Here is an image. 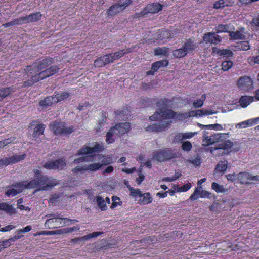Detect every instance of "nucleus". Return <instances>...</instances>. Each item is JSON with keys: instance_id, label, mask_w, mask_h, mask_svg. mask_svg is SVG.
I'll return each mask as SVG.
<instances>
[{"instance_id": "obj_1", "label": "nucleus", "mask_w": 259, "mask_h": 259, "mask_svg": "<svg viewBox=\"0 0 259 259\" xmlns=\"http://www.w3.org/2000/svg\"><path fill=\"white\" fill-rule=\"evenodd\" d=\"M50 60H43L39 63H36L27 66L23 75L25 78L29 79L25 82V86H30L40 80L49 77L56 73L59 70L57 66H51Z\"/></svg>"}, {"instance_id": "obj_2", "label": "nucleus", "mask_w": 259, "mask_h": 259, "mask_svg": "<svg viewBox=\"0 0 259 259\" xmlns=\"http://www.w3.org/2000/svg\"><path fill=\"white\" fill-rule=\"evenodd\" d=\"M34 179L27 184L28 189L38 188L39 190H46L57 185V180L47 178L40 174L38 169L34 170Z\"/></svg>"}, {"instance_id": "obj_3", "label": "nucleus", "mask_w": 259, "mask_h": 259, "mask_svg": "<svg viewBox=\"0 0 259 259\" xmlns=\"http://www.w3.org/2000/svg\"><path fill=\"white\" fill-rule=\"evenodd\" d=\"M131 128L130 123H121L111 128L106 134V142L108 144L113 143L115 139L127 133Z\"/></svg>"}, {"instance_id": "obj_4", "label": "nucleus", "mask_w": 259, "mask_h": 259, "mask_svg": "<svg viewBox=\"0 0 259 259\" xmlns=\"http://www.w3.org/2000/svg\"><path fill=\"white\" fill-rule=\"evenodd\" d=\"M94 156H82L80 157L78 159H75L74 161V162L75 163H79L83 161H89V159L88 157H93ZM90 162H92V163H90L89 164H85L83 166H77L73 169V171L75 172H82L84 171H96L98 170L102 167V165L100 164L99 161H90Z\"/></svg>"}, {"instance_id": "obj_5", "label": "nucleus", "mask_w": 259, "mask_h": 259, "mask_svg": "<svg viewBox=\"0 0 259 259\" xmlns=\"http://www.w3.org/2000/svg\"><path fill=\"white\" fill-rule=\"evenodd\" d=\"M183 115L174 112L166 108L160 109L149 117L150 120H161L167 119H182Z\"/></svg>"}, {"instance_id": "obj_6", "label": "nucleus", "mask_w": 259, "mask_h": 259, "mask_svg": "<svg viewBox=\"0 0 259 259\" xmlns=\"http://www.w3.org/2000/svg\"><path fill=\"white\" fill-rule=\"evenodd\" d=\"M52 218L46 220L45 226L47 228H52L69 225L73 223L77 222L76 220H70L65 218L56 217L55 214H51Z\"/></svg>"}, {"instance_id": "obj_7", "label": "nucleus", "mask_w": 259, "mask_h": 259, "mask_svg": "<svg viewBox=\"0 0 259 259\" xmlns=\"http://www.w3.org/2000/svg\"><path fill=\"white\" fill-rule=\"evenodd\" d=\"M196 48L195 43L191 40L187 41L182 48L175 50L173 51V55L175 57L182 58L188 53H191Z\"/></svg>"}, {"instance_id": "obj_8", "label": "nucleus", "mask_w": 259, "mask_h": 259, "mask_svg": "<svg viewBox=\"0 0 259 259\" xmlns=\"http://www.w3.org/2000/svg\"><path fill=\"white\" fill-rule=\"evenodd\" d=\"M50 128L55 134L64 136L69 135L73 131L72 127H67L63 122H54L51 125Z\"/></svg>"}, {"instance_id": "obj_9", "label": "nucleus", "mask_w": 259, "mask_h": 259, "mask_svg": "<svg viewBox=\"0 0 259 259\" xmlns=\"http://www.w3.org/2000/svg\"><path fill=\"white\" fill-rule=\"evenodd\" d=\"M228 134L218 133L208 136L204 134L203 136V145L204 146H208L216 142L221 141L225 138Z\"/></svg>"}, {"instance_id": "obj_10", "label": "nucleus", "mask_w": 259, "mask_h": 259, "mask_svg": "<svg viewBox=\"0 0 259 259\" xmlns=\"http://www.w3.org/2000/svg\"><path fill=\"white\" fill-rule=\"evenodd\" d=\"M174 157V155L170 150L165 149L155 153L153 156V160L157 162H161L171 159Z\"/></svg>"}, {"instance_id": "obj_11", "label": "nucleus", "mask_w": 259, "mask_h": 259, "mask_svg": "<svg viewBox=\"0 0 259 259\" xmlns=\"http://www.w3.org/2000/svg\"><path fill=\"white\" fill-rule=\"evenodd\" d=\"M237 85L240 90L247 91L252 89L253 81L250 77L244 76L239 78L237 81Z\"/></svg>"}, {"instance_id": "obj_12", "label": "nucleus", "mask_w": 259, "mask_h": 259, "mask_svg": "<svg viewBox=\"0 0 259 259\" xmlns=\"http://www.w3.org/2000/svg\"><path fill=\"white\" fill-rule=\"evenodd\" d=\"M103 149L102 145L99 143H96L95 145L92 147L85 145L82 148L79 149L78 155L83 156L88 154H92L94 153L101 151Z\"/></svg>"}, {"instance_id": "obj_13", "label": "nucleus", "mask_w": 259, "mask_h": 259, "mask_svg": "<svg viewBox=\"0 0 259 259\" xmlns=\"http://www.w3.org/2000/svg\"><path fill=\"white\" fill-rule=\"evenodd\" d=\"M238 180L241 184H252L259 181V176H252L248 172H241L238 174Z\"/></svg>"}, {"instance_id": "obj_14", "label": "nucleus", "mask_w": 259, "mask_h": 259, "mask_svg": "<svg viewBox=\"0 0 259 259\" xmlns=\"http://www.w3.org/2000/svg\"><path fill=\"white\" fill-rule=\"evenodd\" d=\"M131 3V0H126L124 2H120L119 4L111 6L108 10V14L114 15L123 10Z\"/></svg>"}, {"instance_id": "obj_15", "label": "nucleus", "mask_w": 259, "mask_h": 259, "mask_svg": "<svg viewBox=\"0 0 259 259\" xmlns=\"http://www.w3.org/2000/svg\"><path fill=\"white\" fill-rule=\"evenodd\" d=\"M27 186V184H24L23 183L18 184L9 188L6 192V194L9 197H14L17 194L21 192L23 189L28 188Z\"/></svg>"}, {"instance_id": "obj_16", "label": "nucleus", "mask_w": 259, "mask_h": 259, "mask_svg": "<svg viewBox=\"0 0 259 259\" xmlns=\"http://www.w3.org/2000/svg\"><path fill=\"white\" fill-rule=\"evenodd\" d=\"M66 166V162L63 159L46 163L44 167L49 169H62Z\"/></svg>"}, {"instance_id": "obj_17", "label": "nucleus", "mask_w": 259, "mask_h": 259, "mask_svg": "<svg viewBox=\"0 0 259 259\" xmlns=\"http://www.w3.org/2000/svg\"><path fill=\"white\" fill-rule=\"evenodd\" d=\"M89 161H99L102 167L110 164L112 162V157L110 155L103 156L101 155H95L93 157H88Z\"/></svg>"}, {"instance_id": "obj_18", "label": "nucleus", "mask_w": 259, "mask_h": 259, "mask_svg": "<svg viewBox=\"0 0 259 259\" xmlns=\"http://www.w3.org/2000/svg\"><path fill=\"white\" fill-rule=\"evenodd\" d=\"M41 17L40 13H35L31 14L28 16L20 18L16 23L18 24H23L29 22H34L39 20Z\"/></svg>"}, {"instance_id": "obj_19", "label": "nucleus", "mask_w": 259, "mask_h": 259, "mask_svg": "<svg viewBox=\"0 0 259 259\" xmlns=\"http://www.w3.org/2000/svg\"><path fill=\"white\" fill-rule=\"evenodd\" d=\"M25 157V155L22 154L21 155H14L10 158H5L0 160V165H7L11 163H13L20 161L23 159Z\"/></svg>"}, {"instance_id": "obj_20", "label": "nucleus", "mask_w": 259, "mask_h": 259, "mask_svg": "<svg viewBox=\"0 0 259 259\" xmlns=\"http://www.w3.org/2000/svg\"><path fill=\"white\" fill-rule=\"evenodd\" d=\"M203 40L206 43H210L211 44H217L221 41V38L216 33L209 32L203 36Z\"/></svg>"}, {"instance_id": "obj_21", "label": "nucleus", "mask_w": 259, "mask_h": 259, "mask_svg": "<svg viewBox=\"0 0 259 259\" xmlns=\"http://www.w3.org/2000/svg\"><path fill=\"white\" fill-rule=\"evenodd\" d=\"M162 9V5L158 3H154L147 5L144 10L143 14L147 13H156L161 11Z\"/></svg>"}, {"instance_id": "obj_22", "label": "nucleus", "mask_w": 259, "mask_h": 259, "mask_svg": "<svg viewBox=\"0 0 259 259\" xmlns=\"http://www.w3.org/2000/svg\"><path fill=\"white\" fill-rule=\"evenodd\" d=\"M168 64V62L166 60L157 61L152 64V70L148 71L147 75H153L160 67L167 66Z\"/></svg>"}, {"instance_id": "obj_23", "label": "nucleus", "mask_w": 259, "mask_h": 259, "mask_svg": "<svg viewBox=\"0 0 259 259\" xmlns=\"http://www.w3.org/2000/svg\"><path fill=\"white\" fill-rule=\"evenodd\" d=\"M229 36L233 39H243L245 38L244 28L240 27L235 32L230 31Z\"/></svg>"}, {"instance_id": "obj_24", "label": "nucleus", "mask_w": 259, "mask_h": 259, "mask_svg": "<svg viewBox=\"0 0 259 259\" xmlns=\"http://www.w3.org/2000/svg\"><path fill=\"white\" fill-rule=\"evenodd\" d=\"M217 113V111H213L212 110L208 109H200L196 110L195 112H192L190 116H195L198 117H200L203 116L212 115Z\"/></svg>"}, {"instance_id": "obj_25", "label": "nucleus", "mask_w": 259, "mask_h": 259, "mask_svg": "<svg viewBox=\"0 0 259 259\" xmlns=\"http://www.w3.org/2000/svg\"><path fill=\"white\" fill-rule=\"evenodd\" d=\"M23 236V235H21V236L15 235L12 238H11L9 239L0 242V251L3 249H4L5 248L9 247V246H10L12 244V243L13 242H14L16 240L21 238Z\"/></svg>"}, {"instance_id": "obj_26", "label": "nucleus", "mask_w": 259, "mask_h": 259, "mask_svg": "<svg viewBox=\"0 0 259 259\" xmlns=\"http://www.w3.org/2000/svg\"><path fill=\"white\" fill-rule=\"evenodd\" d=\"M153 201V198L149 192L144 193L142 194L140 197V199L138 200L139 203L141 205H146L151 203Z\"/></svg>"}, {"instance_id": "obj_27", "label": "nucleus", "mask_w": 259, "mask_h": 259, "mask_svg": "<svg viewBox=\"0 0 259 259\" xmlns=\"http://www.w3.org/2000/svg\"><path fill=\"white\" fill-rule=\"evenodd\" d=\"M254 100V97L253 96H243L239 100V103L242 107L245 108L253 102Z\"/></svg>"}, {"instance_id": "obj_28", "label": "nucleus", "mask_w": 259, "mask_h": 259, "mask_svg": "<svg viewBox=\"0 0 259 259\" xmlns=\"http://www.w3.org/2000/svg\"><path fill=\"white\" fill-rule=\"evenodd\" d=\"M168 123L165 124H163L162 125L158 124H153L148 127H145V129L147 131H151V132H160L164 131L166 129Z\"/></svg>"}, {"instance_id": "obj_29", "label": "nucleus", "mask_w": 259, "mask_h": 259, "mask_svg": "<svg viewBox=\"0 0 259 259\" xmlns=\"http://www.w3.org/2000/svg\"><path fill=\"white\" fill-rule=\"evenodd\" d=\"M213 53L221 56L230 57L233 56V52L229 49H220L217 48H213Z\"/></svg>"}, {"instance_id": "obj_30", "label": "nucleus", "mask_w": 259, "mask_h": 259, "mask_svg": "<svg viewBox=\"0 0 259 259\" xmlns=\"http://www.w3.org/2000/svg\"><path fill=\"white\" fill-rule=\"evenodd\" d=\"M14 92H15V88L13 87L0 89V101Z\"/></svg>"}, {"instance_id": "obj_31", "label": "nucleus", "mask_w": 259, "mask_h": 259, "mask_svg": "<svg viewBox=\"0 0 259 259\" xmlns=\"http://www.w3.org/2000/svg\"><path fill=\"white\" fill-rule=\"evenodd\" d=\"M69 96V94L67 91L59 92L55 93L54 97V102L58 103V102L61 101L65 99H67Z\"/></svg>"}, {"instance_id": "obj_32", "label": "nucleus", "mask_w": 259, "mask_h": 259, "mask_svg": "<svg viewBox=\"0 0 259 259\" xmlns=\"http://www.w3.org/2000/svg\"><path fill=\"white\" fill-rule=\"evenodd\" d=\"M234 29L233 26L230 25L220 24L215 28L216 33L229 32Z\"/></svg>"}, {"instance_id": "obj_33", "label": "nucleus", "mask_w": 259, "mask_h": 259, "mask_svg": "<svg viewBox=\"0 0 259 259\" xmlns=\"http://www.w3.org/2000/svg\"><path fill=\"white\" fill-rule=\"evenodd\" d=\"M234 2L230 0H219L214 4V8L220 9L225 6H231Z\"/></svg>"}, {"instance_id": "obj_34", "label": "nucleus", "mask_w": 259, "mask_h": 259, "mask_svg": "<svg viewBox=\"0 0 259 259\" xmlns=\"http://www.w3.org/2000/svg\"><path fill=\"white\" fill-rule=\"evenodd\" d=\"M228 167V161L224 160L220 161L216 165L215 170L216 172L224 173Z\"/></svg>"}, {"instance_id": "obj_35", "label": "nucleus", "mask_w": 259, "mask_h": 259, "mask_svg": "<svg viewBox=\"0 0 259 259\" xmlns=\"http://www.w3.org/2000/svg\"><path fill=\"white\" fill-rule=\"evenodd\" d=\"M0 209L10 214H13L16 212L15 209L12 205L4 202L0 203Z\"/></svg>"}, {"instance_id": "obj_36", "label": "nucleus", "mask_w": 259, "mask_h": 259, "mask_svg": "<svg viewBox=\"0 0 259 259\" xmlns=\"http://www.w3.org/2000/svg\"><path fill=\"white\" fill-rule=\"evenodd\" d=\"M191 187V184L190 183H187L181 187H180L178 185H174L173 188L177 192H184L189 190Z\"/></svg>"}, {"instance_id": "obj_37", "label": "nucleus", "mask_w": 259, "mask_h": 259, "mask_svg": "<svg viewBox=\"0 0 259 259\" xmlns=\"http://www.w3.org/2000/svg\"><path fill=\"white\" fill-rule=\"evenodd\" d=\"M211 188L218 193H225L227 191V189L225 188L223 185H221L215 182L212 183Z\"/></svg>"}, {"instance_id": "obj_38", "label": "nucleus", "mask_w": 259, "mask_h": 259, "mask_svg": "<svg viewBox=\"0 0 259 259\" xmlns=\"http://www.w3.org/2000/svg\"><path fill=\"white\" fill-rule=\"evenodd\" d=\"M233 145V143L230 140H227L225 141L224 143H222L220 145V147L218 148H216V149H222L227 151L231 152L232 151L231 148H232Z\"/></svg>"}, {"instance_id": "obj_39", "label": "nucleus", "mask_w": 259, "mask_h": 259, "mask_svg": "<svg viewBox=\"0 0 259 259\" xmlns=\"http://www.w3.org/2000/svg\"><path fill=\"white\" fill-rule=\"evenodd\" d=\"M54 97L51 96V97H48L46 98L44 100L41 101L39 102V104L40 106L42 107H46L47 106L51 105L52 104L55 103L54 102Z\"/></svg>"}, {"instance_id": "obj_40", "label": "nucleus", "mask_w": 259, "mask_h": 259, "mask_svg": "<svg viewBox=\"0 0 259 259\" xmlns=\"http://www.w3.org/2000/svg\"><path fill=\"white\" fill-rule=\"evenodd\" d=\"M251 121H250V119L245 120V121H243L242 122L237 123L235 125V127L237 128L240 129V128H246V127H249V126H252V125Z\"/></svg>"}, {"instance_id": "obj_41", "label": "nucleus", "mask_w": 259, "mask_h": 259, "mask_svg": "<svg viewBox=\"0 0 259 259\" xmlns=\"http://www.w3.org/2000/svg\"><path fill=\"white\" fill-rule=\"evenodd\" d=\"M45 126L44 125H38L34 128L33 137L36 138L42 135L44 132Z\"/></svg>"}, {"instance_id": "obj_42", "label": "nucleus", "mask_w": 259, "mask_h": 259, "mask_svg": "<svg viewBox=\"0 0 259 259\" xmlns=\"http://www.w3.org/2000/svg\"><path fill=\"white\" fill-rule=\"evenodd\" d=\"M202 191V186L198 187L194 190L193 194L190 196V199L194 200L200 198V192Z\"/></svg>"}, {"instance_id": "obj_43", "label": "nucleus", "mask_w": 259, "mask_h": 259, "mask_svg": "<svg viewBox=\"0 0 259 259\" xmlns=\"http://www.w3.org/2000/svg\"><path fill=\"white\" fill-rule=\"evenodd\" d=\"M181 175V173L180 171H176L173 176L164 177L162 179V181L168 182H172L180 178Z\"/></svg>"}, {"instance_id": "obj_44", "label": "nucleus", "mask_w": 259, "mask_h": 259, "mask_svg": "<svg viewBox=\"0 0 259 259\" xmlns=\"http://www.w3.org/2000/svg\"><path fill=\"white\" fill-rule=\"evenodd\" d=\"M97 202L100 208L102 210H105L107 208L106 202L104 199L101 196H99L96 198Z\"/></svg>"}, {"instance_id": "obj_45", "label": "nucleus", "mask_w": 259, "mask_h": 259, "mask_svg": "<svg viewBox=\"0 0 259 259\" xmlns=\"http://www.w3.org/2000/svg\"><path fill=\"white\" fill-rule=\"evenodd\" d=\"M237 47L240 50L246 51L250 49V45L247 41H242L238 43Z\"/></svg>"}, {"instance_id": "obj_46", "label": "nucleus", "mask_w": 259, "mask_h": 259, "mask_svg": "<svg viewBox=\"0 0 259 259\" xmlns=\"http://www.w3.org/2000/svg\"><path fill=\"white\" fill-rule=\"evenodd\" d=\"M247 61L248 64L251 66H253L255 64H259V55L249 57Z\"/></svg>"}, {"instance_id": "obj_47", "label": "nucleus", "mask_w": 259, "mask_h": 259, "mask_svg": "<svg viewBox=\"0 0 259 259\" xmlns=\"http://www.w3.org/2000/svg\"><path fill=\"white\" fill-rule=\"evenodd\" d=\"M205 99H206L205 95H203L201 96V99L194 101V102L193 103L194 107H195L196 108L201 107L203 105L204 101L205 100Z\"/></svg>"}, {"instance_id": "obj_48", "label": "nucleus", "mask_w": 259, "mask_h": 259, "mask_svg": "<svg viewBox=\"0 0 259 259\" xmlns=\"http://www.w3.org/2000/svg\"><path fill=\"white\" fill-rule=\"evenodd\" d=\"M157 39L163 40L164 39L167 38L169 37V33L167 31L163 30L157 33Z\"/></svg>"}, {"instance_id": "obj_49", "label": "nucleus", "mask_w": 259, "mask_h": 259, "mask_svg": "<svg viewBox=\"0 0 259 259\" xmlns=\"http://www.w3.org/2000/svg\"><path fill=\"white\" fill-rule=\"evenodd\" d=\"M168 53V50L166 48H158L155 50V55H166Z\"/></svg>"}, {"instance_id": "obj_50", "label": "nucleus", "mask_w": 259, "mask_h": 259, "mask_svg": "<svg viewBox=\"0 0 259 259\" xmlns=\"http://www.w3.org/2000/svg\"><path fill=\"white\" fill-rule=\"evenodd\" d=\"M233 62L231 61H224L222 63V69L224 71H227L232 67Z\"/></svg>"}, {"instance_id": "obj_51", "label": "nucleus", "mask_w": 259, "mask_h": 259, "mask_svg": "<svg viewBox=\"0 0 259 259\" xmlns=\"http://www.w3.org/2000/svg\"><path fill=\"white\" fill-rule=\"evenodd\" d=\"M112 199L113 201V203L111 205L112 208H114L118 206H120L121 205L122 203L118 197L114 196L112 197Z\"/></svg>"}, {"instance_id": "obj_52", "label": "nucleus", "mask_w": 259, "mask_h": 259, "mask_svg": "<svg viewBox=\"0 0 259 259\" xmlns=\"http://www.w3.org/2000/svg\"><path fill=\"white\" fill-rule=\"evenodd\" d=\"M131 195L134 197H140L142 192L138 189H134L133 188H130Z\"/></svg>"}, {"instance_id": "obj_53", "label": "nucleus", "mask_w": 259, "mask_h": 259, "mask_svg": "<svg viewBox=\"0 0 259 259\" xmlns=\"http://www.w3.org/2000/svg\"><path fill=\"white\" fill-rule=\"evenodd\" d=\"M101 233L99 232H94L92 233L89 234L87 235L81 237V239H85L86 241L91 238L96 237L98 236Z\"/></svg>"}, {"instance_id": "obj_54", "label": "nucleus", "mask_w": 259, "mask_h": 259, "mask_svg": "<svg viewBox=\"0 0 259 259\" xmlns=\"http://www.w3.org/2000/svg\"><path fill=\"white\" fill-rule=\"evenodd\" d=\"M102 60L104 61V62L105 63V65L106 64H109L110 63H112L114 61L113 57L112 56V54H109L106 55L104 56H102Z\"/></svg>"}, {"instance_id": "obj_55", "label": "nucleus", "mask_w": 259, "mask_h": 259, "mask_svg": "<svg viewBox=\"0 0 259 259\" xmlns=\"http://www.w3.org/2000/svg\"><path fill=\"white\" fill-rule=\"evenodd\" d=\"M15 140V138H11L7 139H5L3 141H0V148L4 147L5 146L11 143H14Z\"/></svg>"}, {"instance_id": "obj_56", "label": "nucleus", "mask_w": 259, "mask_h": 259, "mask_svg": "<svg viewBox=\"0 0 259 259\" xmlns=\"http://www.w3.org/2000/svg\"><path fill=\"white\" fill-rule=\"evenodd\" d=\"M192 147L191 143L189 141H185L182 143V148L186 151H190Z\"/></svg>"}, {"instance_id": "obj_57", "label": "nucleus", "mask_w": 259, "mask_h": 259, "mask_svg": "<svg viewBox=\"0 0 259 259\" xmlns=\"http://www.w3.org/2000/svg\"><path fill=\"white\" fill-rule=\"evenodd\" d=\"M126 53V52H124L123 50H122L111 54L113 57V60L114 61L123 56Z\"/></svg>"}, {"instance_id": "obj_58", "label": "nucleus", "mask_w": 259, "mask_h": 259, "mask_svg": "<svg viewBox=\"0 0 259 259\" xmlns=\"http://www.w3.org/2000/svg\"><path fill=\"white\" fill-rule=\"evenodd\" d=\"M226 178L228 181L233 182L236 179H238V174H229L226 176Z\"/></svg>"}, {"instance_id": "obj_59", "label": "nucleus", "mask_w": 259, "mask_h": 259, "mask_svg": "<svg viewBox=\"0 0 259 259\" xmlns=\"http://www.w3.org/2000/svg\"><path fill=\"white\" fill-rule=\"evenodd\" d=\"M183 133L184 140L191 139L197 134V132H185Z\"/></svg>"}, {"instance_id": "obj_60", "label": "nucleus", "mask_w": 259, "mask_h": 259, "mask_svg": "<svg viewBox=\"0 0 259 259\" xmlns=\"http://www.w3.org/2000/svg\"><path fill=\"white\" fill-rule=\"evenodd\" d=\"M105 64L104 62V61L102 60V57H100L99 59L96 60L94 62V65L96 67H100L104 65H105Z\"/></svg>"}, {"instance_id": "obj_61", "label": "nucleus", "mask_w": 259, "mask_h": 259, "mask_svg": "<svg viewBox=\"0 0 259 259\" xmlns=\"http://www.w3.org/2000/svg\"><path fill=\"white\" fill-rule=\"evenodd\" d=\"M183 140H184L183 133H179L176 134L174 139V141L175 142H180Z\"/></svg>"}, {"instance_id": "obj_62", "label": "nucleus", "mask_w": 259, "mask_h": 259, "mask_svg": "<svg viewBox=\"0 0 259 259\" xmlns=\"http://www.w3.org/2000/svg\"><path fill=\"white\" fill-rule=\"evenodd\" d=\"M32 228L30 226H27L23 229H20L16 231V233L18 234H22V233H26L31 230Z\"/></svg>"}, {"instance_id": "obj_63", "label": "nucleus", "mask_w": 259, "mask_h": 259, "mask_svg": "<svg viewBox=\"0 0 259 259\" xmlns=\"http://www.w3.org/2000/svg\"><path fill=\"white\" fill-rule=\"evenodd\" d=\"M211 193L207 191L202 190L200 192V197L202 198H210Z\"/></svg>"}, {"instance_id": "obj_64", "label": "nucleus", "mask_w": 259, "mask_h": 259, "mask_svg": "<svg viewBox=\"0 0 259 259\" xmlns=\"http://www.w3.org/2000/svg\"><path fill=\"white\" fill-rule=\"evenodd\" d=\"M144 178H145L144 175L143 174H142L140 171H139L138 177L136 180V183L138 185L141 184V183L144 180Z\"/></svg>"}]
</instances>
